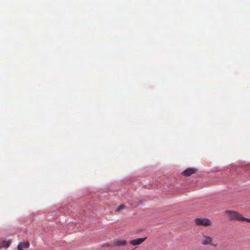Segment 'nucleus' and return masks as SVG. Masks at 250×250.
Masks as SVG:
<instances>
[{
    "mask_svg": "<svg viewBox=\"0 0 250 250\" xmlns=\"http://www.w3.org/2000/svg\"><path fill=\"white\" fill-rule=\"evenodd\" d=\"M226 213L229 216L231 220L239 221H244L245 217H243L242 214L240 213L231 211L227 210Z\"/></svg>",
    "mask_w": 250,
    "mask_h": 250,
    "instance_id": "1",
    "label": "nucleus"
},
{
    "mask_svg": "<svg viewBox=\"0 0 250 250\" xmlns=\"http://www.w3.org/2000/svg\"><path fill=\"white\" fill-rule=\"evenodd\" d=\"M194 222L196 225L198 226L208 227L212 225V222L206 218H196Z\"/></svg>",
    "mask_w": 250,
    "mask_h": 250,
    "instance_id": "2",
    "label": "nucleus"
},
{
    "mask_svg": "<svg viewBox=\"0 0 250 250\" xmlns=\"http://www.w3.org/2000/svg\"><path fill=\"white\" fill-rule=\"evenodd\" d=\"M203 239L202 241V244L203 245H211L216 247V245H213L212 243L213 238L206 235H203Z\"/></svg>",
    "mask_w": 250,
    "mask_h": 250,
    "instance_id": "3",
    "label": "nucleus"
},
{
    "mask_svg": "<svg viewBox=\"0 0 250 250\" xmlns=\"http://www.w3.org/2000/svg\"><path fill=\"white\" fill-rule=\"evenodd\" d=\"M146 237L134 239L131 241H130L129 242V243L130 245H131L133 246L139 245L141 244H142L143 242H144L146 240Z\"/></svg>",
    "mask_w": 250,
    "mask_h": 250,
    "instance_id": "4",
    "label": "nucleus"
},
{
    "mask_svg": "<svg viewBox=\"0 0 250 250\" xmlns=\"http://www.w3.org/2000/svg\"><path fill=\"white\" fill-rule=\"evenodd\" d=\"M197 172V169L195 168H188L183 172V174L186 176H189L191 174Z\"/></svg>",
    "mask_w": 250,
    "mask_h": 250,
    "instance_id": "5",
    "label": "nucleus"
},
{
    "mask_svg": "<svg viewBox=\"0 0 250 250\" xmlns=\"http://www.w3.org/2000/svg\"><path fill=\"white\" fill-rule=\"evenodd\" d=\"M113 246L119 247L125 246V240L116 239L113 242Z\"/></svg>",
    "mask_w": 250,
    "mask_h": 250,
    "instance_id": "6",
    "label": "nucleus"
},
{
    "mask_svg": "<svg viewBox=\"0 0 250 250\" xmlns=\"http://www.w3.org/2000/svg\"><path fill=\"white\" fill-rule=\"evenodd\" d=\"M29 247V244L27 242L20 243L17 247L18 250H23L25 249H28Z\"/></svg>",
    "mask_w": 250,
    "mask_h": 250,
    "instance_id": "7",
    "label": "nucleus"
},
{
    "mask_svg": "<svg viewBox=\"0 0 250 250\" xmlns=\"http://www.w3.org/2000/svg\"><path fill=\"white\" fill-rule=\"evenodd\" d=\"M10 241L4 240L2 242L1 245L2 247L8 248L10 246Z\"/></svg>",
    "mask_w": 250,
    "mask_h": 250,
    "instance_id": "8",
    "label": "nucleus"
},
{
    "mask_svg": "<svg viewBox=\"0 0 250 250\" xmlns=\"http://www.w3.org/2000/svg\"><path fill=\"white\" fill-rule=\"evenodd\" d=\"M102 247H104V248H112L113 246V244H109V243H105V244H104L103 245H102Z\"/></svg>",
    "mask_w": 250,
    "mask_h": 250,
    "instance_id": "9",
    "label": "nucleus"
},
{
    "mask_svg": "<svg viewBox=\"0 0 250 250\" xmlns=\"http://www.w3.org/2000/svg\"><path fill=\"white\" fill-rule=\"evenodd\" d=\"M125 206L123 204L120 205L116 209L117 211H119L124 208Z\"/></svg>",
    "mask_w": 250,
    "mask_h": 250,
    "instance_id": "10",
    "label": "nucleus"
},
{
    "mask_svg": "<svg viewBox=\"0 0 250 250\" xmlns=\"http://www.w3.org/2000/svg\"><path fill=\"white\" fill-rule=\"evenodd\" d=\"M244 221H246V222L250 223V219L245 218Z\"/></svg>",
    "mask_w": 250,
    "mask_h": 250,
    "instance_id": "11",
    "label": "nucleus"
},
{
    "mask_svg": "<svg viewBox=\"0 0 250 250\" xmlns=\"http://www.w3.org/2000/svg\"><path fill=\"white\" fill-rule=\"evenodd\" d=\"M1 247H2V245H0V248H1Z\"/></svg>",
    "mask_w": 250,
    "mask_h": 250,
    "instance_id": "12",
    "label": "nucleus"
}]
</instances>
